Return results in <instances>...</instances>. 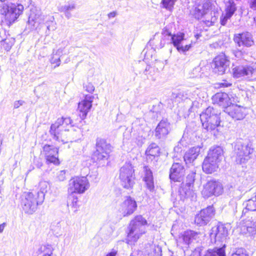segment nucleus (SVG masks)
I'll use <instances>...</instances> for the list:
<instances>
[{
    "label": "nucleus",
    "instance_id": "1",
    "mask_svg": "<svg viewBox=\"0 0 256 256\" xmlns=\"http://www.w3.org/2000/svg\"><path fill=\"white\" fill-rule=\"evenodd\" d=\"M72 123L70 118H58L51 125L49 131L53 139L64 143L76 140V132L69 130V128L72 126Z\"/></svg>",
    "mask_w": 256,
    "mask_h": 256
},
{
    "label": "nucleus",
    "instance_id": "2",
    "mask_svg": "<svg viewBox=\"0 0 256 256\" xmlns=\"http://www.w3.org/2000/svg\"><path fill=\"white\" fill-rule=\"evenodd\" d=\"M222 114L212 107L208 106L200 114V118L204 129L212 131L220 126Z\"/></svg>",
    "mask_w": 256,
    "mask_h": 256
},
{
    "label": "nucleus",
    "instance_id": "3",
    "mask_svg": "<svg viewBox=\"0 0 256 256\" xmlns=\"http://www.w3.org/2000/svg\"><path fill=\"white\" fill-rule=\"evenodd\" d=\"M16 0H0V12L5 16L6 20L10 23L14 22L24 10V6L22 4H15Z\"/></svg>",
    "mask_w": 256,
    "mask_h": 256
},
{
    "label": "nucleus",
    "instance_id": "4",
    "mask_svg": "<svg viewBox=\"0 0 256 256\" xmlns=\"http://www.w3.org/2000/svg\"><path fill=\"white\" fill-rule=\"evenodd\" d=\"M28 24L30 26V29L36 28L38 25L44 24L46 26V35L50 34V31H54L56 29V23L53 16L42 14L40 12L36 14L32 12L29 16Z\"/></svg>",
    "mask_w": 256,
    "mask_h": 256
},
{
    "label": "nucleus",
    "instance_id": "5",
    "mask_svg": "<svg viewBox=\"0 0 256 256\" xmlns=\"http://www.w3.org/2000/svg\"><path fill=\"white\" fill-rule=\"evenodd\" d=\"M252 144L246 140H236L234 146V152L236 155V162L242 164L246 162L251 158L253 152Z\"/></svg>",
    "mask_w": 256,
    "mask_h": 256
},
{
    "label": "nucleus",
    "instance_id": "6",
    "mask_svg": "<svg viewBox=\"0 0 256 256\" xmlns=\"http://www.w3.org/2000/svg\"><path fill=\"white\" fill-rule=\"evenodd\" d=\"M146 223V220L142 216H138L131 220L128 227V240L130 242H136L144 233V226Z\"/></svg>",
    "mask_w": 256,
    "mask_h": 256
},
{
    "label": "nucleus",
    "instance_id": "7",
    "mask_svg": "<svg viewBox=\"0 0 256 256\" xmlns=\"http://www.w3.org/2000/svg\"><path fill=\"white\" fill-rule=\"evenodd\" d=\"M134 170L132 164L126 163L120 170L119 178L122 186L126 189L132 188L134 184Z\"/></svg>",
    "mask_w": 256,
    "mask_h": 256
},
{
    "label": "nucleus",
    "instance_id": "8",
    "mask_svg": "<svg viewBox=\"0 0 256 256\" xmlns=\"http://www.w3.org/2000/svg\"><path fill=\"white\" fill-rule=\"evenodd\" d=\"M195 174L194 172L189 174L186 178V183H182L179 188L178 196L180 200L184 201L188 198L192 200L196 197V194L192 190Z\"/></svg>",
    "mask_w": 256,
    "mask_h": 256
},
{
    "label": "nucleus",
    "instance_id": "9",
    "mask_svg": "<svg viewBox=\"0 0 256 256\" xmlns=\"http://www.w3.org/2000/svg\"><path fill=\"white\" fill-rule=\"evenodd\" d=\"M112 146L106 140L98 138L96 140V150L93 154V159L96 162L104 161L109 157Z\"/></svg>",
    "mask_w": 256,
    "mask_h": 256
},
{
    "label": "nucleus",
    "instance_id": "10",
    "mask_svg": "<svg viewBox=\"0 0 256 256\" xmlns=\"http://www.w3.org/2000/svg\"><path fill=\"white\" fill-rule=\"evenodd\" d=\"M43 202H40V198L32 192L25 194L22 200L21 204L25 212L32 214L34 212L38 204Z\"/></svg>",
    "mask_w": 256,
    "mask_h": 256
},
{
    "label": "nucleus",
    "instance_id": "11",
    "mask_svg": "<svg viewBox=\"0 0 256 256\" xmlns=\"http://www.w3.org/2000/svg\"><path fill=\"white\" fill-rule=\"evenodd\" d=\"M68 192L73 193L83 194L90 187V184L86 177H76L69 181Z\"/></svg>",
    "mask_w": 256,
    "mask_h": 256
},
{
    "label": "nucleus",
    "instance_id": "12",
    "mask_svg": "<svg viewBox=\"0 0 256 256\" xmlns=\"http://www.w3.org/2000/svg\"><path fill=\"white\" fill-rule=\"evenodd\" d=\"M234 77L253 80L256 78V68L250 66H239L232 69Z\"/></svg>",
    "mask_w": 256,
    "mask_h": 256
},
{
    "label": "nucleus",
    "instance_id": "13",
    "mask_svg": "<svg viewBox=\"0 0 256 256\" xmlns=\"http://www.w3.org/2000/svg\"><path fill=\"white\" fill-rule=\"evenodd\" d=\"M222 192L223 188L220 182L210 180L204 186L202 194L204 197L208 198L213 195L218 196Z\"/></svg>",
    "mask_w": 256,
    "mask_h": 256
},
{
    "label": "nucleus",
    "instance_id": "14",
    "mask_svg": "<svg viewBox=\"0 0 256 256\" xmlns=\"http://www.w3.org/2000/svg\"><path fill=\"white\" fill-rule=\"evenodd\" d=\"M215 210L212 206L202 210L195 217L194 222L199 226L206 225L214 217Z\"/></svg>",
    "mask_w": 256,
    "mask_h": 256
},
{
    "label": "nucleus",
    "instance_id": "15",
    "mask_svg": "<svg viewBox=\"0 0 256 256\" xmlns=\"http://www.w3.org/2000/svg\"><path fill=\"white\" fill-rule=\"evenodd\" d=\"M136 208V202L129 196H127L126 199L120 204L118 208V211L123 216H127L133 214Z\"/></svg>",
    "mask_w": 256,
    "mask_h": 256
},
{
    "label": "nucleus",
    "instance_id": "16",
    "mask_svg": "<svg viewBox=\"0 0 256 256\" xmlns=\"http://www.w3.org/2000/svg\"><path fill=\"white\" fill-rule=\"evenodd\" d=\"M230 60L224 54H220L216 56L214 60V70L218 74H222L226 70H229Z\"/></svg>",
    "mask_w": 256,
    "mask_h": 256
},
{
    "label": "nucleus",
    "instance_id": "17",
    "mask_svg": "<svg viewBox=\"0 0 256 256\" xmlns=\"http://www.w3.org/2000/svg\"><path fill=\"white\" fill-rule=\"evenodd\" d=\"M234 41L239 47H250L254 44L252 36L248 32L236 34L234 35Z\"/></svg>",
    "mask_w": 256,
    "mask_h": 256
},
{
    "label": "nucleus",
    "instance_id": "18",
    "mask_svg": "<svg viewBox=\"0 0 256 256\" xmlns=\"http://www.w3.org/2000/svg\"><path fill=\"white\" fill-rule=\"evenodd\" d=\"M185 170L181 163L174 162L170 170V178L174 182H180L183 180Z\"/></svg>",
    "mask_w": 256,
    "mask_h": 256
},
{
    "label": "nucleus",
    "instance_id": "19",
    "mask_svg": "<svg viewBox=\"0 0 256 256\" xmlns=\"http://www.w3.org/2000/svg\"><path fill=\"white\" fill-rule=\"evenodd\" d=\"M245 110V108L242 107L237 104H231L224 110V112L234 119L241 120L246 116Z\"/></svg>",
    "mask_w": 256,
    "mask_h": 256
},
{
    "label": "nucleus",
    "instance_id": "20",
    "mask_svg": "<svg viewBox=\"0 0 256 256\" xmlns=\"http://www.w3.org/2000/svg\"><path fill=\"white\" fill-rule=\"evenodd\" d=\"M228 235V230L222 224L213 227L210 234L211 240L214 241L222 242L226 238Z\"/></svg>",
    "mask_w": 256,
    "mask_h": 256
},
{
    "label": "nucleus",
    "instance_id": "21",
    "mask_svg": "<svg viewBox=\"0 0 256 256\" xmlns=\"http://www.w3.org/2000/svg\"><path fill=\"white\" fill-rule=\"evenodd\" d=\"M198 236V233L192 230L185 231L179 236L177 240L178 245L187 248L190 244Z\"/></svg>",
    "mask_w": 256,
    "mask_h": 256
},
{
    "label": "nucleus",
    "instance_id": "22",
    "mask_svg": "<svg viewBox=\"0 0 256 256\" xmlns=\"http://www.w3.org/2000/svg\"><path fill=\"white\" fill-rule=\"evenodd\" d=\"M44 154L46 162L54 164H60L58 158V149L50 145H45L43 147Z\"/></svg>",
    "mask_w": 256,
    "mask_h": 256
},
{
    "label": "nucleus",
    "instance_id": "23",
    "mask_svg": "<svg viewBox=\"0 0 256 256\" xmlns=\"http://www.w3.org/2000/svg\"><path fill=\"white\" fill-rule=\"evenodd\" d=\"M93 97L86 96L85 98L78 103V110L80 112V116L82 120H84L92 106Z\"/></svg>",
    "mask_w": 256,
    "mask_h": 256
},
{
    "label": "nucleus",
    "instance_id": "24",
    "mask_svg": "<svg viewBox=\"0 0 256 256\" xmlns=\"http://www.w3.org/2000/svg\"><path fill=\"white\" fill-rule=\"evenodd\" d=\"M170 131V124L166 119L162 120L155 130V136L158 139H164Z\"/></svg>",
    "mask_w": 256,
    "mask_h": 256
},
{
    "label": "nucleus",
    "instance_id": "25",
    "mask_svg": "<svg viewBox=\"0 0 256 256\" xmlns=\"http://www.w3.org/2000/svg\"><path fill=\"white\" fill-rule=\"evenodd\" d=\"M214 104L222 106L225 110L226 107L232 104V100L228 94L225 92H218L212 98Z\"/></svg>",
    "mask_w": 256,
    "mask_h": 256
},
{
    "label": "nucleus",
    "instance_id": "26",
    "mask_svg": "<svg viewBox=\"0 0 256 256\" xmlns=\"http://www.w3.org/2000/svg\"><path fill=\"white\" fill-rule=\"evenodd\" d=\"M202 148L201 146H196L192 148L187 151L184 156L186 164L193 163L200 154Z\"/></svg>",
    "mask_w": 256,
    "mask_h": 256
},
{
    "label": "nucleus",
    "instance_id": "27",
    "mask_svg": "<svg viewBox=\"0 0 256 256\" xmlns=\"http://www.w3.org/2000/svg\"><path fill=\"white\" fill-rule=\"evenodd\" d=\"M144 178L146 188L150 192H152L154 190V178L152 171L148 166H144L143 167Z\"/></svg>",
    "mask_w": 256,
    "mask_h": 256
},
{
    "label": "nucleus",
    "instance_id": "28",
    "mask_svg": "<svg viewBox=\"0 0 256 256\" xmlns=\"http://www.w3.org/2000/svg\"><path fill=\"white\" fill-rule=\"evenodd\" d=\"M202 168L204 172L212 174L218 170V162L206 157L204 160Z\"/></svg>",
    "mask_w": 256,
    "mask_h": 256
},
{
    "label": "nucleus",
    "instance_id": "29",
    "mask_svg": "<svg viewBox=\"0 0 256 256\" xmlns=\"http://www.w3.org/2000/svg\"><path fill=\"white\" fill-rule=\"evenodd\" d=\"M222 154L223 150L221 147H212L209 151L207 158L218 163L222 158Z\"/></svg>",
    "mask_w": 256,
    "mask_h": 256
},
{
    "label": "nucleus",
    "instance_id": "30",
    "mask_svg": "<svg viewBox=\"0 0 256 256\" xmlns=\"http://www.w3.org/2000/svg\"><path fill=\"white\" fill-rule=\"evenodd\" d=\"M243 206L244 208L243 209L242 214L240 216V218L245 216L248 211H256V200L252 197L246 200L243 203Z\"/></svg>",
    "mask_w": 256,
    "mask_h": 256
},
{
    "label": "nucleus",
    "instance_id": "31",
    "mask_svg": "<svg viewBox=\"0 0 256 256\" xmlns=\"http://www.w3.org/2000/svg\"><path fill=\"white\" fill-rule=\"evenodd\" d=\"M218 17L219 14L217 12L211 11L209 13L206 12L204 14V22L207 26H210L217 22Z\"/></svg>",
    "mask_w": 256,
    "mask_h": 256
},
{
    "label": "nucleus",
    "instance_id": "32",
    "mask_svg": "<svg viewBox=\"0 0 256 256\" xmlns=\"http://www.w3.org/2000/svg\"><path fill=\"white\" fill-rule=\"evenodd\" d=\"M244 229H246L248 232L252 236L256 234V218H248L244 222Z\"/></svg>",
    "mask_w": 256,
    "mask_h": 256
},
{
    "label": "nucleus",
    "instance_id": "33",
    "mask_svg": "<svg viewBox=\"0 0 256 256\" xmlns=\"http://www.w3.org/2000/svg\"><path fill=\"white\" fill-rule=\"evenodd\" d=\"M50 187L49 184L46 181H42L39 184L40 191L34 194L40 198V202H43L46 193Z\"/></svg>",
    "mask_w": 256,
    "mask_h": 256
},
{
    "label": "nucleus",
    "instance_id": "34",
    "mask_svg": "<svg viewBox=\"0 0 256 256\" xmlns=\"http://www.w3.org/2000/svg\"><path fill=\"white\" fill-rule=\"evenodd\" d=\"M225 246L222 248H214L207 250L204 256H226L225 252Z\"/></svg>",
    "mask_w": 256,
    "mask_h": 256
},
{
    "label": "nucleus",
    "instance_id": "35",
    "mask_svg": "<svg viewBox=\"0 0 256 256\" xmlns=\"http://www.w3.org/2000/svg\"><path fill=\"white\" fill-rule=\"evenodd\" d=\"M54 248L50 244H44L41 245L38 249L39 254L44 253L42 256H52Z\"/></svg>",
    "mask_w": 256,
    "mask_h": 256
},
{
    "label": "nucleus",
    "instance_id": "36",
    "mask_svg": "<svg viewBox=\"0 0 256 256\" xmlns=\"http://www.w3.org/2000/svg\"><path fill=\"white\" fill-rule=\"evenodd\" d=\"M160 149L158 146L155 143H152L148 146L146 154L147 156H152L154 157L159 156Z\"/></svg>",
    "mask_w": 256,
    "mask_h": 256
},
{
    "label": "nucleus",
    "instance_id": "37",
    "mask_svg": "<svg viewBox=\"0 0 256 256\" xmlns=\"http://www.w3.org/2000/svg\"><path fill=\"white\" fill-rule=\"evenodd\" d=\"M184 34L182 32L173 34L171 37L172 43L176 49L181 45L182 42L184 40Z\"/></svg>",
    "mask_w": 256,
    "mask_h": 256
},
{
    "label": "nucleus",
    "instance_id": "38",
    "mask_svg": "<svg viewBox=\"0 0 256 256\" xmlns=\"http://www.w3.org/2000/svg\"><path fill=\"white\" fill-rule=\"evenodd\" d=\"M161 252V248L154 244L150 245V250H146L148 256H160Z\"/></svg>",
    "mask_w": 256,
    "mask_h": 256
},
{
    "label": "nucleus",
    "instance_id": "39",
    "mask_svg": "<svg viewBox=\"0 0 256 256\" xmlns=\"http://www.w3.org/2000/svg\"><path fill=\"white\" fill-rule=\"evenodd\" d=\"M236 10V4L233 0H229L228 2L226 7V12L228 16L232 17Z\"/></svg>",
    "mask_w": 256,
    "mask_h": 256
},
{
    "label": "nucleus",
    "instance_id": "40",
    "mask_svg": "<svg viewBox=\"0 0 256 256\" xmlns=\"http://www.w3.org/2000/svg\"><path fill=\"white\" fill-rule=\"evenodd\" d=\"M206 12V10L204 8L203 6H198L195 8L194 16L196 18L199 20L204 16Z\"/></svg>",
    "mask_w": 256,
    "mask_h": 256
},
{
    "label": "nucleus",
    "instance_id": "41",
    "mask_svg": "<svg viewBox=\"0 0 256 256\" xmlns=\"http://www.w3.org/2000/svg\"><path fill=\"white\" fill-rule=\"evenodd\" d=\"M232 54L237 58H244L248 54V52L246 48H242L241 50L236 49L232 50Z\"/></svg>",
    "mask_w": 256,
    "mask_h": 256
},
{
    "label": "nucleus",
    "instance_id": "42",
    "mask_svg": "<svg viewBox=\"0 0 256 256\" xmlns=\"http://www.w3.org/2000/svg\"><path fill=\"white\" fill-rule=\"evenodd\" d=\"M68 206L76 209L78 207V198L72 194H70L68 198Z\"/></svg>",
    "mask_w": 256,
    "mask_h": 256
},
{
    "label": "nucleus",
    "instance_id": "43",
    "mask_svg": "<svg viewBox=\"0 0 256 256\" xmlns=\"http://www.w3.org/2000/svg\"><path fill=\"white\" fill-rule=\"evenodd\" d=\"M177 0H162V4L163 8L168 10H172L175 2Z\"/></svg>",
    "mask_w": 256,
    "mask_h": 256
},
{
    "label": "nucleus",
    "instance_id": "44",
    "mask_svg": "<svg viewBox=\"0 0 256 256\" xmlns=\"http://www.w3.org/2000/svg\"><path fill=\"white\" fill-rule=\"evenodd\" d=\"M50 62L52 64H56V65L54 66V68L58 66L60 64V56H58L57 55H55L54 54V50H53L52 56L50 58Z\"/></svg>",
    "mask_w": 256,
    "mask_h": 256
},
{
    "label": "nucleus",
    "instance_id": "45",
    "mask_svg": "<svg viewBox=\"0 0 256 256\" xmlns=\"http://www.w3.org/2000/svg\"><path fill=\"white\" fill-rule=\"evenodd\" d=\"M76 8V4L74 3H68L62 6L60 8V11H69L70 12Z\"/></svg>",
    "mask_w": 256,
    "mask_h": 256
},
{
    "label": "nucleus",
    "instance_id": "46",
    "mask_svg": "<svg viewBox=\"0 0 256 256\" xmlns=\"http://www.w3.org/2000/svg\"><path fill=\"white\" fill-rule=\"evenodd\" d=\"M231 256H248L246 250L240 248L236 250Z\"/></svg>",
    "mask_w": 256,
    "mask_h": 256
},
{
    "label": "nucleus",
    "instance_id": "47",
    "mask_svg": "<svg viewBox=\"0 0 256 256\" xmlns=\"http://www.w3.org/2000/svg\"><path fill=\"white\" fill-rule=\"evenodd\" d=\"M66 171L64 170L58 171L56 173V178L58 180L62 182L66 178Z\"/></svg>",
    "mask_w": 256,
    "mask_h": 256
},
{
    "label": "nucleus",
    "instance_id": "48",
    "mask_svg": "<svg viewBox=\"0 0 256 256\" xmlns=\"http://www.w3.org/2000/svg\"><path fill=\"white\" fill-rule=\"evenodd\" d=\"M2 43V45L4 48V49L7 51H8L13 45V42H11L9 39L4 40H3Z\"/></svg>",
    "mask_w": 256,
    "mask_h": 256
},
{
    "label": "nucleus",
    "instance_id": "49",
    "mask_svg": "<svg viewBox=\"0 0 256 256\" xmlns=\"http://www.w3.org/2000/svg\"><path fill=\"white\" fill-rule=\"evenodd\" d=\"M237 202L235 200H232L229 202V206L231 208L234 214L237 212Z\"/></svg>",
    "mask_w": 256,
    "mask_h": 256
},
{
    "label": "nucleus",
    "instance_id": "50",
    "mask_svg": "<svg viewBox=\"0 0 256 256\" xmlns=\"http://www.w3.org/2000/svg\"><path fill=\"white\" fill-rule=\"evenodd\" d=\"M191 47V44H186L185 46L180 45L178 48V50L179 52H186L189 50L190 48Z\"/></svg>",
    "mask_w": 256,
    "mask_h": 256
},
{
    "label": "nucleus",
    "instance_id": "51",
    "mask_svg": "<svg viewBox=\"0 0 256 256\" xmlns=\"http://www.w3.org/2000/svg\"><path fill=\"white\" fill-rule=\"evenodd\" d=\"M231 17H228V14H222L220 18V22L222 25L224 26L226 24L227 21L228 19H230Z\"/></svg>",
    "mask_w": 256,
    "mask_h": 256
},
{
    "label": "nucleus",
    "instance_id": "52",
    "mask_svg": "<svg viewBox=\"0 0 256 256\" xmlns=\"http://www.w3.org/2000/svg\"><path fill=\"white\" fill-rule=\"evenodd\" d=\"M85 90L88 92L92 93L94 90V87L91 83H88L84 86Z\"/></svg>",
    "mask_w": 256,
    "mask_h": 256
},
{
    "label": "nucleus",
    "instance_id": "53",
    "mask_svg": "<svg viewBox=\"0 0 256 256\" xmlns=\"http://www.w3.org/2000/svg\"><path fill=\"white\" fill-rule=\"evenodd\" d=\"M248 3L252 10H256V0H248Z\"/></svg>",
    "mask_w": 256,
    "mask_h": 256
},
{
    "label": "nucleus",
    "instance_id": "54",
    "mask_svg": "<svg viewBox=\"0 0 256 256\" xmlns=\"http://www.w3.org/2000/svg\"><path fill=\"white\" fill-rule=\"evenodd\" d=\"M24 103V102L22 100H17L14 102V108H18L20 106H22Z\"/></svg>",
    "mask_w": 256,
    "mask_h": 256
},
{
    "label": "nucleus",
    "instance_id": "55",
    "mask_svg": "<svg viewBox=\"0 0 256 256\" xmlns=\"http://www.w3.org/2000/svg\"><path fill=\"white\" fill-rule=\"evenodd\" d=\"M162 34L164 36H172V34L171 32L169 31L167 27H166L164 28Z\"/></svg>",
    "mask_w": 256,
    "mask_h": 256
},
{
    "label": "nucleus",
    "instance_id": "56",
    "mask_svg": "<svg viewBox=\"0 0 256 256\" xmlns=\"http://www.w3.org/2000/svg\"><path fill=\"white\" fill-rule=\"evenodd\" d=\"M64 50V48H59L56 51L54 50V54L55 55H57L58 56H60L62 54Z\"/></svg>",
    "mask_w": 256,
    "mask_h": 256
},
{
    "label": "nucleus",
    "instance_id": "57",
    "mask_svg": "<svg viewBox=\"0 0 256 256\" xmlns=\"http://www.w3.org/2000/svg\"><path fill=\"white\" fill-rule=\"evenodd\" d=\"M117 252L114 250H112V252L108 253L106 256H116Z\"/></svg>",
    "mask_w": 256,
    "mask_h": 256
},
{
    "label": "nucleus",
    "instance_id": "58",
    "mask_svg": "<svg viewBox=\"0 0 256 256\" xmlns=\"http://www.w3.org/2000/svg\"><path fill=\"white\" fill-rule=\"evenodd\" d=\"M60 12H64L65 16L67 18H70L72 16L71 14H70V12H69V11H60Z\"/></svg>",
    "mask_w": 256,
    "mask_h": 256
},
{
    "label": "nucleus",
    "instance_id": "59",
    "mask_svg": "<svg viewBox=\"0 0 256 256\" xmlns=\"http://www.w3.org/2000/svg\"><path fill=\"white\" fill-rule=\"evenodd\" d=\"M116 12H112L108 14V16L109 18H114L116 16Z\"/></svg>",
    "mask_w": 256,
    "mask_h": 256
},
{
    "label": "nucleus",
    "instance_id": "60",
    "mask_svg": "<svg viewBox=\"0 0 256 256\" xmlns=\"http://www.w3.org/2000/svg\"><path fill=\"white\" fill-rule=\"evenodd\" d=\"M6 226V223H5V222H4L2 224H0V233L2 232Z\"/></svg>",
    "mask_w": 256,
    "mask_h": 256
},
{
    "label": "nucleus",
    "instance_id": "61",
    "mask_svg": "<svg viewBox=\"0 0 256 256\" xmlns=\"http://www.w3.org/2000/svg\"><path fill=\"white\" fill-rule=\"evenodd\" d=\"M222 85V86H228V85L226 84H224V83H222L221 84Z\"/></svg>",
    "mask_w": 256,
    "mask_h": 256
},
{
    "label": "nucleus",
    "instance_id": "62",
    "mask_svg": "<svg viewBox=\"0 0 256 256\" xmlns=\"http://www.w3.org/2000/svg\"><path fill=\"white\" fill-rule=\"evenodd\" d=\"M69 61H70V58H68V59H66V60L65 62H66H66H69Z\"/></svg>",
    "mask_w": 256,
    "mask_h": 256
}]
</instances>
